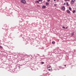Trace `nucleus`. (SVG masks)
Segmentation results:
<instances>
[{
    "label": "nucleus",
    "instance_id": "nucleus-1",
    "mask_svg": "<svg viewBox=\"0 0 76 76\" xmlns=\"http://www.w3.org/2000/svg\"><path fill=\"white\" fill-rule=\"evenodd\" d=\"M48 68H47V69L49 71H52V69H51V66L50 65H48Z\"/></svg>",
    "mask_w": 76,
    "mask_h": 76
},
{
    "label": "nucleus",
    "instance_id": "nucleus-2",
    "mask_svg": "<svg viewBox=\"0 0 76 76\" xmlns=\"http://www.w3.org/2000/svg\"><path fill=\"white\" fill-rule=\"evenodd\" d=\"M20 1H21V2L24 4H25L26 3V1L25 0H21Z\"/></svg>",
    "mask_w": 76,
    "mask_h": 76
},
{
    "label": "nucleus",
    "instance_id": "nucleus-3",
    "mask_svg": "<svg viewBox=\"0 0 76 76\" xmlns=\"http://www.w3.org/2000/svg\"><path fill=\"white\" fill-rule=\"evenodd\" d=\"M61 9L63 10H65V7L64 6H63L61 8Z\"/></svg>",
    "mask_w": 76,
    "mask_h": 76
},
{
    "label": "nucleus",
    "instance_id": "nucleus-4",
    "mask_svg": "<svg viewBox=\"0 0 76 76\" xmlns=\"http://www.w3.org/2000/svg\"><path fill=\"white\" fill-rule=\"evenodd\" d=\"M66 13H67L68 14H69L70 13V11L69 10H67L66 11Z\"/></svg>",
    "mask_w": 76,
    "mask_h": 76
},
{
    "label": "nucleus",
    "instance_id": "nucleus-5",
    "mask_svg": "<svg viewBox=\"0 0 76 76\" xmlns=\"http://www.w3.org/2000/svg\"><path fill=\"white\" fill-rule=\"evenodd\" d=\"M42 1V0H38V1H36V2L39 3V2H40V1Z\"/></svg>",
    "mask_w": 76,
    "mask_h": 76
},
{
    "label": "nucleus",
    "instance_id": "nucleus-6",
    "mask_svg": "<svg viewBox=\"0 0 76 76\" xmlns=\"http://www.w3.org/2000/svg\"><path fill=\"white\" fill-rule=\"evenodd\" d=\"M45 8H46V6H43L42 7V8L43 9H45Z\"/></svg>",
    "mask_w": 76,
    "mask_h": 76
},
{
    "label": "nucleus",
    "instance_id": "nucleus-7",
    "mask_svg": "<svg viewBox=\"0 0 76 76\" xmlns=\"http://www.w3.org/2000/svg\"><path fill=\"white\" fill-rule=\"evenodd\" d=\"M74 2H75V1H72L70 3V4H74Z\"/></svg>",
    "mask_w": 76,
    "mask_h": 76
},
{
    "label": "nucleus",
    "instance_id": "nucleus-8",
    "mask_svg": "<svg viewBox=\"0 0 76 76\" xmlns=\"http://www.w3.org/2000/svg\"><path fill=\"white\" fill-rule=\"evenodd\" d=\"M75 12H76V11L75 10H73V11H72V13H74Z\"/></svg>",
    "mask_w": 76,
    "mask_h": 76
},
{
    "label": "nucleus",
    "instance_id": "nucleus-9",
    "mask_svg": "<svg viewBox=\"0 0 76 76\" xmlns=\"http://www.w3.org/2000/svg\"><path fill=\"white\" fill-rule=\"evenodd\" d=\"M69 10H70V11L72 10V8H71V7H69Z\"/></svg>",
    "mask_w": 76,
    "mask_h": 76
},
{
    "label": "nucleus",
    "instance_id": "nucleus-10",
    "mask_svg": "<svg viewBox=\"0 0 76 76\" xmlns=\"http://www.w3.org/2000/svg\"><path fill=\"white\" fill-rule=\"evenodd\" d=\"M49 4V3H48V2L46 3V5H48Z\"/></svg>",
    "mask_w": 76,
    "mask_h": 76
},
{
    "label": "nucleus",
    "instance_id": "nucleus-11",
    "mask_svg": "<svg viewBox=\"0 0 76 76\" xmlns=\"http://www.w3.org/2000/svg\"><path fill=\"white\" fill-rule=\"evenodd\" d=\"M52 43H53V44H55V42L54 41H53V42H52Z\"/></svg>",
    "mask_w": 76,
    "mask_h": 76
},
{
    "label": "nucleus",
    "instance_id": "nucleus-12",
    "mask_svg": "<svg viewBox=\"0 0 76 76\" xmlns=\"http://www.w3.org/2000/svg\"><path fill=\"white\" fill-rule=\"evenodd\" d=\"M73 35H74V33H71V36H73Z\"/></svg>",
    "mask_w": 76,
    "mask_h": 76
},
{
    "label": "nucleus",
    "instance_id": "nucleus-13",
    "mask_svg": "<svg viewBox=\"0 0 76 76\" xmlns=\"http://www.w3.org/2000/svg\"><path fill=\"white\" fill-rule=\"evenodd\" d=\"M66 5H67V6H69V4H68V3H67V2H66Z\"/></svg>",
    "mask_w": 76,
    "mask_h": 76
},
{
    "label": "nucleus",
    "instance_id": "nucleus-14",
    "mask_svg": "<svg viewBox=\"0 0 76 76\" xmlns=\"http://www.w3.org/2000/svg\"><path fill=\"white\" fill-rule=\"evenodd\" d=\"M0 48L1 49H2L3 48V47L1 46H0Z\"/></svg>",
    "mask_w": 76,
    "mask_h": 76
},
{
    "label": "nucleus",
    "instance_id": "nucleus-15",
    "mask_svg": "<svg viewBox=\"0 0 76 76\" xmlns=\"http://www.w3.org/2000/svg\"><path fill=\"white\" fill-rule=\"evenodd\" d=\"M62 28H64V29L65 28L64 26L62 27Z\"/></svg>",
    "mask_w": 76,
    "mask_h": 76
},
{
    "label": "nucleus",
    "instance_id": "nucleus-16",
    "mask_svg": "<svg viewBox=\"0 0 76 76\" xmlns=\"http://www.w3.org/2000/svg\"><path fill=\"white\" fill-rule=\"evenodd\" d=\"M69 0H64V1H69Z\"/></svg>",
    "mask_w": 76,
    "mask_h": 76
},
{
    "label": "nucleus",
    "instance_id": "nucleus-17",
    "mask_svg": "<svg viewBox=\"0 0 76 76\" xmlns=\"http://www.w3.org/2000/svg\"><path fill=\"white\" fill-rule=\"evenodd\" d=\"M54 6H57V5L56 4H54Z\"/></svg>",
    "mask_w": 76,
    "mask_h": 76
},
{
    "label": "nucleus",
    "instance_id": "nucleus-18",
    "mask_svg": "<svg viewBox=\"0 0 76 76\" xmlns=\"http://www.w3.org/2000/svg\"><path fill=\"white\" fill-rule=\"evenodd\" d=\"M41 64H44V62H42V63H41Z\"/></svg>",
    "mask_w": 76,
    "mask_h": 76
},
{
    "label": "nucleus",
    "instance_id": "nucleus-19",
    "mask_svg": "<svg viewBox=\"0 0 76 76\" xmlns=\"http://www.w3.org/2000/svg\"><path fill=\"white\" fill-rule=\"evenodd\" d=\"M75 0H72V1H75Z\"/></svg>",
    "mask_w": 76,
    "mask_h": 76
},
{
    "label": "nucleus",
    "instance_id": "nucleus-20",
    "mask_svg": "<svg viewBox=\"0 0 76 76\" xmlns=\"http://www.w3.org/2000/svg\"><path fill=\"white\" fill-rule=\"evenodd\" d=\"M50 1V0H48V2H49Z\"/></svg>",
    "mask_w": 76,
    "mask_h": 76
},
{
    "label": "nucleus",
    "instance_id": "nucleus-21",
    "mask_svg": "<svg viewBox=\"0 0 76 76\" xmlns=\"http://www.w3.org/2000/svg\"><path fill=\"white\" fill-rule=\"evenodd\" d=\"M66 4V3L64 4V5H65Z\"/></svg>",
    "mask_w": 76,
    "mask_h": 76
},
{
    "label": "nucleus",
    "instance_id": "nucleus-22",
    "mask_svg": "<svg viewBox=\"0 0 76 76\" xmlns=\"http://www.w3.org/2000/svg\"><path fill=\"white\" fill-rule=\"evenodd\" d=\"M67 27H66V28H65V29H67Z\"/></svg>",
    "mask_w": 76,
    "mask_h": 76
},
{
    "label": "nucleus",
    "instance_id": "nucleus-23",
    "mask_svg": "<svg viewBox=\"0 0 76 76\" xmlns=\"http://www.w3.org/2000/svg\"><path fill=\"white\" fill-rule=\"evenodd\" d=\"M56 0H54V1H56Z\"/></svg>",
    "mask_w": 76,
    "mask_h": 76
},
{
    "label": "nucleus",
    "instance_id": "nucleus-24",
    "mask_svg": "<svg viewBox=\"0 0 76 76\" xmlns=\"http://www.w3.org/2000/svg\"><path fill=\"white\" fill-rule=\"evenodd\" d=\"M64 66H66V65H64Z\"/></svg>",
    "mask_w": 76,
    "mask_h": 76
},
{
    "label": "nucleus",
    "instance_id": "nucleus-25",
    "mask_svg": "<svg viewBox=\"0 0 76 76\" xmlns=\"http://www.w3.org/2000/svg\"><path fill=\"white\" fill-rule=\"evenodd\" d=\"M37 6L39 7V6Z\"/></svg>",
    "mask_w": 76,
    "mask_h": 76
},
{
    "label": "nucleus",
    "instance_id": "nucleus-26",
    "mask_svg": "<svg viewBox=\"0 0 76 76\" xmlns=\"http://www.w3.org/2000/svg\"><path fill=\"white\" fill-rule=\"evenodd\" d=\"M19 0L20 1V0Z\"/></svg>",
    "mask_w": 76,
    "mask_h": 76
}]
</instances>
